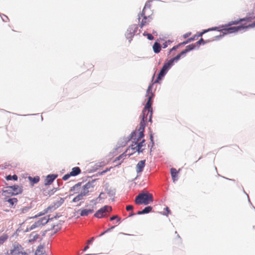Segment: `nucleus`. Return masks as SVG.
<instances>
[{
    "instance_id": "423d86ee",
    "label": "nucleus",
    "mask_w": 255,
    "mask_h": 255,
    "mask_svg": "<svg viewBox=\"0 0 255 255\" xmlns=\"http://www.w3.org/2000/svg\"><path fill=\"white\" fill-rule=\"evenodd\" d=\"M150 115V113H147V112L143 113V110L142 112V120L139 124V127L137 131H136L138 135V137L137 139L140 138H143L144 136V128L146 126V123L147 121V120H149V117Z\"/></svg>"
},
{
    "instance_id": "49530a36",
    "label": "nucleus",
    "mask_w": 255,
    "mask_h": 255,
    "mask_svg": "<svg viewBox=\"0 0 255 255\" xmlns=\"http://www.w3.org/2000/svg\"><path fill=\"white\" fill-rule=\"evenodd\" d=\"M111 168H110L109 169H107L106 170H105V171H104L103 172V173H105V172H106L107 171H109V170H110V169H111Z\"/></svg>"
},
{
    "instance_id": "412c9836",
    "label": "nucleus",
    "mask_w": 255,
    "mask_h": 255,
    "mask_svg": "<svg viewBox=\"0 0 255 255\" xmlns=\"http://www.w3.org/2000/svg\"><path fill=\"white\" fill-rule=\"evenodd\" d=\"M243 21H247L248 22H249L251 21V18L250 17H246V18H240L238 20L232 21L229 23L228 25L230 26L232 25L237 24L239 22Z\"/></svg>"
},
{
    "instance_id": "1a4fd4ad",
    "label": "nucleus",
    "mask_w": 255,
    "mask_h": 255,
    "mask_svg": "<svg viewBox=\"0 0 255 255\" xmlns=\"http://www.w3.org/2000/svg\"><path fill=\"white\" fill-rule=\"evenodd\" d=\"M49 216L48 217H44L40 218L37 222H35L33 224L31 225L29 228L26 230V232L31 231L35 228H39L46 224L50 220Z\"/></svg>"
},
{
    "instance_id": "a19ab883",
    "label": "nucleus",
    "mask_w": 255,
    "mask_h": 255,
    "mask_svg": "<svg viewBox=\"0 0 255 255\" xmlns=\"http://www.w3.org/2000/svg\"><path fill=\"white\" fill-rule=\"evenodd\" d=\"M94 237L91 238V239L90 240L88 241L87 244H91L93 242V241H94Z\"/></svg>"
},
{
    "instance_id": "79ce46f5",
    "label": "nucleus",
    "mask_w": 255,
    "mask_h": 255,
    "mask_svg": "<svg viewBox=\"0 0 255 255\" xmlns=\"http://www.w3.org/2000/svg\"><path fill=\"white\" fill-rule=\"evenodd\" d=\"M19 255H28V254L27 253H26L25 252H24L23 251H22L21 252V253H20Z\"/></svg>"
},
{
    "instance_id": "0eeeda50",
    "label": "nucleus",
    "mask_w": 255,
    "mask_h": 255,
    "mask_svg": "<svg viewBox=\"0 0 255 255\" xmlns=\"http://www.w3.org/2000/svg\"><path fill=\"white\" fill-rule=\"evenodd\" d=\"M177 61L176 59H174V57L169 60L167 62L165 63L162 66L159 73L158 74L156 82H158L159 80H160L166 74L167 71L170 69L171 66L173 65L174 61Z\"/></svg>"
},
{
    "instance_id": "bb28decb",
    "label": "nucleus",
    "mask_w": 255,
    "mask_h": 255,
    "mask_svg": "<svg viewBox=\"0 0 255 255\" xmlns=\"http://www.w3.org/2000/svg\"><path fill=\"white\" fill-rule=\"evenodd\" d=\"M7 239V235H2L0 237V246L3 244Z\"/></svg>"
},
{
    "instance_id": "ea45409f",
    "label": "nucleus",
    "mask_w": 255,
    "mask_h": 255,
    "mask_svg": "<svg viewBox=\"0 0 255 255\" xmlns=\"http://www.w3.org/2000/svg\"><path fill=\"white\" fill-rule=\"evenodd\" d=\"M190 35H191V32H188V33L185 34L183 35V37H184V38H186L188 37V36H189Z\"/></svg>"
},
{
    "instance_id": "39448f33",
    "label": "nucleus",
    "mask_w": 255,
    "mask_h": 255,
    "mask_svg": "<svg viewBox=\"0 0 255 255\" xmlns=\"http://www.w3.org/2000/svg\"><path fill=\"white\" fill-rule=\"evenodd\" d=\"M152 88V85H150L147 89L146 96L148 98V101L143 108V113L147 112V113H150L149 122H151L152 120V109L151 105L152 104V99L153 97V94L151 92Z\"/></svg>"
},
{
    "instance_id": "f03ea898",
    "label": "nucleus",
    "mask_w": 255,
    "mask_h": 255,
    "mask_svg": "<svg viewBox=\"0 0 255 255\" xmlns=\"http://www.w3.org/2000/svg\"><path fill=\"white\" fill-rule=\"evenodd\" d=\"M152 13L149 6L145 5L141 13L138 14V19L140 28L147 25L152 20Z\"/></svg>"
},
{
    "instance_id": "7ed1b4c3",
    "label": "nucleus",
    "mask_w": 255,
    "mask_h": 255,
    "mask_svg": "<svg viewBox=\"0 0 255 255\" xmlns=\"http://www.w3.org/2000/svg\"><path fill=\"white\" fill-rule=\"evenodd\" d=\"M81 183L75 184L70 189V191L73 192V194H77L79 192H81L83 195L87 196L93 190L94 186L90 182L87 183L82 187H81Z\"/></svg>"
},
{
    "instance_id": "5701e85b",
    "label": "nucleus",
    "mask_w": 255,
    "mask_h": 255,
    "mask_svg": "<svg viewBox=\"0 0 255 255\" xmlns=\"http://www.w3.org/2000/svg\"><path fill=\"white\" fill-rule=\"evenodd\" d=\"M85 196L81 192H79L78 194L73 199V202L76 203L84 199Z\"/></svg>"
},
{
    "instance_id": "8fccbe9b",
    "label": "nucleus",
    "mask_w": 255,
    "mask_h": 255,
    "mask_svg": "<svg viewBox=\"0 0 255 255\" xmlns=\"http://www.w3.org/2000/svg\"><path fill=\"white\" fill-rule=\"evenodd\" d=\"M102 194V193H101V194H100V195L98 197V198H101V195Z\"/></svg>"
},
{
    "instance_id": "aec40b11",
    "label": "nucleus",
    "mask_w": 255,
    "mask_h": 255,
    "mask_svg": "<svg viewBox=\"0 0 255 255\" xmlns=\"http://www.w3.org/2000/svg\"><path fill=\"white\" fill-rule=\"evenodd\" d=\"M94 209H83L80 210V215L81 216H87L94 212Z\"/></svg>"
},
{
    "instance_id": "9d476101",
    "label": "nucleus",
    "mask_w": 255,
    "mask_h": 255,
    "mask_svg": "<svg viewBox=\"0 0 255 255\" xmlns=\"http://www.w3.org/2000/svg\"><path fill=\"white\" fill-rule=\"evenodd\" d=\"M23 251V248L19 244L15 243L13 246L12 248L9 251H7L6 255H19L20 253Z\"/></svg>"
},
{
    "instance_id": "37998d69",
    "label": "nucleus",
    "mask_w": 255,
    "mask_h": 255,
    "mask_svg": "<svg viewBox=\"0 0 255 255\" xmlns=\"http://www.w3.org/2000/svg\"><path fill=\"white\" fill-rule=\"evenodd\" d=\"M194 39H195V37H193V38L191 37L188 39V41L189 42L190 41H193Z\"/></svg>"
},
{
    "instance_id": "58836bf2",
    "label": "nucleus",
    "mask_w": 255,
    "mask_h": 255,
    "mask_svg": "<svg viewBox=\"0 0 255 255\" xmlns=\"http://www.w3.org/2000/svg\"><path fill=\"white\" fill-rule=\"evenodd\" d=\"M133 209V206L132 205H128L126 207V210L127 211H130Z\"/></svg>"
},
{
    "instance_id": "4468645a",
    "label": "nucleus",
    "mask_w": 255,
    "mask_h": 255,
    "mask_svg": "<svg viewBox=\"0 0 255 255\" xmlns=\"http://www.w3.org/2000/svg\"><path fill=\"white\" fill-rule=\"evenodd\" d=\"M137 29V26L136 24H133L130 25L125 34L128 39H131L134 36V33L136 32Z\"/></svg>"
},
{
    "instance_id": "f704fd0d",
    "label": "nucleus",
    "mask_w": 255,
    "mask_h": 255,
    "mask_svg": "<svg viewBox=\"0 0 255 255\" xmlns=\"http://www.w3.org/2000/svg\"><path fill=\"white\" fill-rule=\"evenodd\" d=\"M217 28H218L217 27H214V28H211V29H208V30H204V31H203V32H201V33L199 34L198 36H202L204 33H205V32H207V31H209V30H215V29H217Z\"/></svg>"
},
{
    "instance_id": "dca6fc26",
    "label": "nucleus",
    "mask_w": 255,
    "mask_h": 255,
    "mask_svg": "<svg viewBox=\"0 0 255 255\" xmlns=\"http://www.w3.org/2000/svg\"><path fill=\"white\" fill-rule=\"evenodd\" d=\"M196 47L195 44H192L186 46V49L174 57V59L178 61L182 56L185 55L187 52L194 49Z\"/></svg>"
},
{
    "instance_id": "c9c22d12",
    "label": "nucleus",
    "mask_w": 255,
    "mask_h": 255,
    "mask_svg": "<svg viewBox=\"0 0 255 255\" xmlns=\"http://www.w3.org/2000/svg\"><path fill=\"white\" fill-rule=\"evenodd\" d=\"M165 210L166 213L165 214H163L164 215L167 216L168 214L171 213V212L168 207H166V208H165Z\"/></svg>"
},
{
    "instance_id": "20e7f679",
    "label": "nucleus",
    "mask_w": 255,
    "mask_h": 255,
    "mask_svg": "<svg viewBox=\"0 0 255 255\" xmlns=\"http://www.w3.org/2000/svg\"><path fill=\"white\" fill-rule=\"evenodd\" d=\"M153 201L152 195L147 192L139 193L135 198V203L137 205H144L152 203Z\"/></svg>"
},
{
    "instance_id": "a211bd4d",
    "label": "nucleus",
    "mask_w": 255,
    "mask_h": 255,
    "mask_svg": "<svg viewBox=\"0 0 255 255\" xmlns=\"http://www.w3.org/2000/svg\"><path fill=\"white\" fill-rule=\"evenodd\" d=\"M145 165V160H143L139 161L137 165H136V171L137 173H141L143 169V168L144 167Z\"/></svg>"
},
{
    "instance_id": "4c0bfd02",
    "label": "nucleus",
    "mask_w": 255,
    "mask_h": 255,
    "mask_svg": "<svg viewBox=\"0 0 255 255\" xmlns=\"http://www.w3.org/2000/svg\"><path fill=\"white\" fill-rule=\"evenodd\" d=\"M114 228H115V227H114V226L112 227L110 229H108L107 230H106V231H105V232H104L102 233L99 235V236H100V237H101V236H103V235H104L106 232H107L108 231H110L111 229H114Z\"/></svg>"
},
{
    "instance_id": "a18cd8bd",
    "label": "nucleus",
    "mask_w": 255,
    "mask_h": 255,
    "mask_svg": "<svg viewBox=\"0 0 255 255\" xmlns=\"http://www.w3.org/2000/svg\"><path fill=\"white\" fill-rule=\"evenodd\" d=\"M134 214L133 213V212H131V213L129 215V217H131L133 216Z\"/></svg>"
},
{
    "instance_id": "7c9ffc66",
    "label": "nucleus",
    "mask_w": 255,
    "mask_h": 255,
    "mask_svg": "<svg viewBox=\"0 0 255 255\" xmlns=\"http://www.w3.org/2000/svg\"><path fill=\"white\" fill-rule=\"evenodd\" d=\"M30 236H33V238L30 239L29 240L30 242L32 241H34V240L37 239L38 238V237H39V235L37 234V233H34V232L32 233Z\"/></svg>"
},
{
    "instance_id": "a878e982",
    "label": "nucleus",
    "mask_w": 255,
    "mask_h": 255,
    "mask_svg": "<svg viewBox=\"0 0 255 255\" xmlns=\"http://www.w3.org/2000/svg\"><path fill=\"white\" fill-rule=\"evenodd\" d=\"M6 201L9 204L10 206H12L17 202V200L15 198L8 199Z\"/></svg>"
},
{
    "instance_id": "6ab92c4d",
    "label": "nucleus",
    "mask_w": 255,
    "mask_h": 255,
    "mask_svg": "<svg viewBox=\"0 0 255 255\" xmlns=\"http://www.w3.org/2000/svg\"><path fill=\"white\" fill-rule=\"evenodd\" d=\"M179 171V170L177 171L176 169L174 168H171L170 169L171 177L174 182H175L178 179V174Z\"/></svg>"
},
{
    "instance_id": "6e6552de",
    "label": "nucleus",
    "mask_w": 255,
    "mask_h": 255,
    "mask_svg": "<svg viewBox=\"0 0 255 255\" xmlns=\"http://www.w3.org/2000/svg\"><path fill=\"white\" fill-rule=\"evenodd\" d=\"M112 210L111 206L106 205L100 208L94 214V217L97 218H102L107 216L108 213H110Z\"/></svg>"
},
{
    "instance_id": "ddd939ff",
    "label": "nucleus",
    "mask_w": 255,
    "mask_h": 255,
    "mask_svg": "<svg viewBox=\"0 0 255 255\" xmlns=\"http://www.w3.org/2000/svg\"><path fill=\"white\" fill-rule=\"evenodd\" d=\"M81 173V169L79 167H75L72 169V171L68 174L64 175L62 179L63 180H68L71 176H75Z\"/></svg>"
},
{
    "instance_id": "09e8293b",
    "label": "nucleus",
    "mask_w": 255,
    "mask_h": 255,
    "mask_svg": "<svg viewBox=\"0 0 255 255\" xmlns=\"http://www.w3.org/2000/svg\"><path fill=\"white\" fill-rule=\"evenodd\" d=\"M150 139H151V141L153 140V137H152V135H150Z\"/></svg>"
},
{
    "instance_id": "f257e3e1",
    "label": "nucleus",
    "mask_w": 255,
    "mask_h": 255,
    "mask_svg": "<svg viewBox=\"0 0 255 255\" xmlns=\"http://www.w3.org/2000/svg\"><path fill=\"white\" fill-rule=\"evenodd\" d=\"M138 137V133L136 130L131 132V138L132 140V143L125 152V153H126L127 156H129L136 152H142L144 149L145 147V140L143 138L137 139Z\"/></svg>"
},
{
    "instance_id": "cd10ccee",
    "label": "nucleus",
    "mask_w": 255,
    "mask_h": 255,
    "mask_svg": "<svg viewBox=\"0 0 255 255\" xmlns=\"http://www.w3.org/2000/svg\"><path fill=\"white\" fill-rule=\"evenodd\" d=\"M30 208L29 207H23V208L20 209V210H19V212H20L19 213L20 214L26 213L30 210Z\"/></svg>"
},
{
    "instance_id": "b1692460",
    "label": "nucleus",
    "mask_w": 255,
    "mask_h": 255,
    "mask_svg": "<svg viewBox=\"0 0 255 255\" xmlns=\"http://www.w3.org/2000/svg\"><path fill=\"white\" fill-rule=\"evenodd\" d=\"M28 179L29 181H30L31 185H33L35 183H37L39 181V176H35L34 177H32L31 176H29L28 177Z\"/></svg>"
},
{
    "instance_id": "c03bdc74",
    "label": "nucleus",
    "mask_w": 255,
    "mask_h": 255,
    "mask_svg": "<svg viewBox=\"0 0 255 255\" xmlns=\"http://www.w3.org/2000/svg\"><path fill=\"white\" fill-rule=\"evenodd\" d=\"M89 246H88V245H87V246L84 248V249L83 251H86L87 249H89Z\"/></svg>"
},
{
    "instance_id": "e433bc0d",
    "label": "nucleus",
    "mask_w": 255,
    "mask_h": 255,
    "mask_svg": "<svg viewBox=\"0 0 255 255\" xmlns=\"http://www.w3.org/2000/svg\"><path fill=\"white\" fill-rule=\"evenodd\" d=\"M202 43L203 44L205 43L206 42H205L203 38H201L199 41H198L196 43L197 45H200L201 43Z\"/></svg>"
},
{
    "instance_id": "f8f14e48",
    "label": "nucleus",
    "mask_w": 255,
    "mask_h": 255,
    "mask_svg": "<svg viewBox=\"0 0 255 255\" xmlns=\"http://www.w3.org/2000/svg\"><path fill=\"white\" fill-rule=\"evenodd\" d=\"M255 27V22H254L251 24L248 25L246 26H234V27H231L228 28H224V30L225 31H227L228 33H234L238 31L239 30H240L241 29H244L245 28H248V27Z\"/></svg>"
},
{
    "instance_id": "393cba45",
    "label": "nucleus",
    "mask_w": 255,
    "mask_h": 255,
    "mask_svg": "<svg viewBox=\"0 0 255 255\" xmlns=\"http://www.w3.org/2000/svg\"><path fill=\"white\" fill-rule=\"evenodd\" d=\"M153 49L155 53H159L161 50L160 44L157 42H155L153 45Z\"/></svg>"
},
{
    "instance_id": "de8ad7c7",
    "label": "nucleus",
    "mask_w": 255,
    "mask_h": 255,
    "mask_svg": "<svg viewBox=\"0 0 255 255\" xmlns=\"http://www.w3.org/2000/svg\"><path fill=\"white\" fill-rule=\"evenodd\" d=\"M39 252H40V250L39 249L37 250L36 254L37 255H38Z\"/></svg>"
},
{
    "instance_id": "c756f323",
    "label": "nucleus",
    "mask_w": 255,
    "mask_h": 255,
    "mask_svg": "<svg viewBox=\"0 0 255 255\" xmlns=\"http://www.w3.org/2000/svg\"><path fill=\"white\" fill-rule=\"evenodd\" d=\"M6 179L7 180H10L11 179H13L14 180H17V176L16 175H13V176L11 175H8L6 176Z\"/></svg>"
},
{
    "instance_id": "4be33fe9",
    "label": "nucleus",
    "mask_w": 255,
    "mask_h": 255,
    "mask_svg": "<svg viewBox=\"0 0 255 255\" xmlns=\"http://www.w3.org/2000/svg\"><path fill=\"white\" fill-rule=\"evenodd\" d=\"M152 209V208L151 206L146 207L142 211H138L137 212V214L141 215V214L148 213L151 211Z\"/></svg>"
},
{
    "instance_id": "f3484780",
    "label": "nucleus",
    "mask_w": 255,
    "mask_h": 255,
    "mask_svg": "<svg viewBox=\"0 0 255 255\" xmlns=\"http://www.w3.org/2000/svg\"><path fill=\"white\" fill-rule=\"evenodd\" d=\"M57 177V175L55 174H51L47 175L46 176V179H45V186L51 184L53 182V181Z\"/></svg>"
},
{
    "instance_id": "2f4dec72",
    "label": "nucleus",
    "mask_w": 255,
    "mask_h": 255,
    "mask_svg": "<svg viewBox=\"0 0 255 255\" xmlns=\"http://www.w3.org/2000/svg\"><path fill=\"white\" fill-rule=\"evenodd\" d=\"M127 156L126 153L124 152L122 154H121L120 156H119L118 157L116 158V159L115 160V161H116L117 160H120L122 158H124Z\"/></svg>"
},
{
    "instance_id": "473e14b6",
    "label": "nucleus",
    "mask_w": 255,
    "mask_h": 255,
    "mask_svg": "<svg viewBox=\"0 0 255 255\" xmlns=\"http://www.w3.org/2000/svg\"><path fill=\"white\" fill-rule=\"evenodd\" d=\"M115 219H117L118 222H120L121 220V218H119L117 215H115L111 217L110 219V221H113Z\"/></svg>"
},
{
    "instance_id": "2eb2a0df",
    "label": "nucleus",
    "mask_w": 255,
    "mask_h": 255,
    "mask_svg": "<svg viewBox=\"0 0 255 255\" xmlns=\"http://www.w3.org/2000/svg\"><path fill=\"white\" fill-rule=\"evenodd\" d=\"M60 206V204L59 203H54L53 205H51L47 207L46 209H44L43 211L39 213L37 215L35 216V217H39L42 215H45L49 211H51L52 210H54L56 208H57Z\"/></svg>"
},
{
    "instance_id": "3c124183",
    "label": "nucleus",
    "mask_w": 255,
    "mask_h": 255,
    "mask_svg": "<svg viewBox=\"0 0 255 255\" xmlns=\"http://www.w3.org/2000/svg\"><path fill=\"white\" fill-rule=\"evenodd\" d=\"M177 237L178 238H180V237H179V236L178 235H177Z\"/></svg>"
},
{
    "instance_id": "72a5a7b5",
    "label": "nucleus",
    "mask_w": 255,
    "mask_h": 255,
    "mask_svg": "<svg viewBox=\"0 0 255 255\" xmlns=\"http://www.w3.org/2000/svg\"><path fill=\"white\" fill-rule=\"evenodd\" d=\"M143 35L145 36L146 35L147 37V38L149 39V40H153L154 37L152 35V34H150V33H143Z\"/></svg>"
},
{
    "instance_id": "9b49d317",
    "label": "nucleus",
    "mask_w": 255,
    "mask_h": 255,
    "mask_svg": "<svg viewBox=\"0 0 255 255\" xmlns=\"http://www.w3.org/2000/svg\"><path fill=\"white\" fill-rule=\"evenodd\" d=\"M22 191L21 188L18 185H14L5 187L4 192L7 194L17 195Z\"/></svg>"
},
{
    "instance_id": "c85d7f7f",
    "label": "nucleus",
    "mask_w": 255,
    "mask_h": 255,
    "mask_svg": "<svg viewBox=\"0 0 255 255\" xmlns=\"http://www.w3.org/2000/svg\"><path fill=\"white\" fill-rule=\"evenodd\" d=\"M188 42H189L188 41V40H187L186 41H184V42H183L182 43H180L178 45L174 46L172 49H170V51H172V50H176L180 46H181L182 45L186 44L188 43Z\"/></svg>"
}]
</instances>
